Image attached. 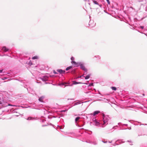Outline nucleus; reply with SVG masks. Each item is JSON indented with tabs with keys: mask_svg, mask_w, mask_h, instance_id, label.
Listing matches in <instances>:
<instances>
[{
	"mask_svg": "<svg viewBox=\"0 0 147 147\" xmlns=\"http://www.w3.org/2000/svg\"><path fill=\"white\" fill-rule=\"evenodd\" d=\"M80 103H81V101H78L77 102L74 103V105H76L78 104H80Z\"/></svg>",
	"mask_w": 147,
	"mask_h": 147,
	"instance_id": "nucleus-16",
	"label": "nucleus"
},
{
	"mask_svg": "<svg viewBox=\"0 0 147 147\" xmlns=\"http://www.w3.org/2000/svg\"><path fill=\"white\" fill-rule=\"evenodd\" d=\"M94 86V84L93 83H91L88 86V87H90V86Z\"/></svg>",
	"mask_w": 147,
	"mask_h": 147,
	"instance_id": "nucleus-24",
	"label": "nucleus"
},
{
	"mask_svg": "<svg viewBox=\"0 0 147 147\" xmlns=\"http://www.w3.org/2000/svg\"><path fill=\"white\" fill-rule=\"evenodd\" d=\"M71 61H74V58L73 57H71Z\"/></svg>",
	"mask_w": 147,
	"mask_h": 147,
	"instance_id": "nucleus-26",
	"label": "nucleus"
},
{
	"mask_svg": "<svg viewBox=\"0 0 147 147\" xmlns=\"http://www.w3.org/2000/svg\"><path fill=\"white\" fill-rule=\"evenodd\" d=\"M138 1L139 2H143L144 4H146V0H138Z\"/></svg>",
	"mask_w": 147,
	"mask_h": 147,
	"instance_id": "nucleus-14",
	"label": "nucleus"
},
{
	"mask_svg": "<svg viewBox=\"0 0 147 147\" xmlns=\"http://www.w3.org/2000/svg\"><path fill=\"white\" fill-rule=\"evenodd\" d=\"M127 142H129V143H130L131 144H130V145H132V141H131V140H128L127 141Z\"/></svg>",
	"mask_w": 147,
	"mask_h": 147,
	"instance_id": "nucleus-27",
	"label": "nucleus"
},
{
	"mask_svg": "<svg viewBox=\"0 0 147 147\" xmlns=\"http://www.w3.org/2000/svg\"><path fill=\"white\" fill-rule=\"evenodd\" d=\"M48 76H43L41 78L42 80L43 81H46L48 80Z\"/></svg>",
	"mask_w": 147,
	"mask_h": 147,
	"instance_id": "nucleus-5",
	"label": "nucleus"
},
{
	"mask_svg": "<svg viewBox=\"0 0 147 147\" xmlns=\"http://www.w3.org/2000/svg\"><path fill=\"white\" fill-rule=\"evenodd\" d=\"M103 120L104 122V124L103 125H107V122L109 120V117L107 116H105L104 114L103 115Z\"/></svg>",
	"mask_w": 147,
	"mask_h": 147,
	"instance_id": "nucleus-1",
	"label": "nucleus"
},
{
	"mask_svg": "<svg viewBox=\"0 0 147 147\" xmlns=\"http://www.w3.org/2000/svg\"><path fill=\"white\" fill-rule=\"evenodd\" d=\"M119 140H117L116 141V143H115L114 144H113V145L114 146H115L116 145H118V144L116 143L118 141H119Z\"/></svg>",
	"mask_w": 147,
	"mask_h": 147,
	"instance_id": "nucleus-25",
	"label": "nucleus"
},
{
	"mask_svg": "<svg viewBox=\"0 0 147 147\" xmlns=\"http://www.w3.org/2000/svg\"><path fill=\"white\" fill-rule=\"evenodd\" d=\"M99 5V6L101 8L102 7V5L101 4H99V5Z\"/></svg>",
	"mask_w": 147,
	"mask_h": 147,
	"instance_id": "nucleus-32",
	"label": "nucleus"
},
{
	"mask_svg": "<svg viewBox=\"0 0 147 147\" xmlns=\"http://www.w3.org/2000/svg\"><path fill=\"white\" fill-rule=\"evenodd\" d=\"M81 62H76L75 61H71V62L72 64H74V66L75 67H78L80 66V64Z\"/></svg>",
	"mask_w": 147,
	"mask_h": 147,
	"instance_id": "nucleus-3",
	"label": "nucleus"
},
{
	"mask_svg": "<svg viewBox=\"0 0 147 147\" xmlns=\"http://www.w3.org/2000/svg\"><path fill=\"white\" fill-rule=\"evenodd\" d=\"M140 27L142 29H143L144 28V26H140Z\"/></svg>",
	"mask_w": 147,
	"mask_h": 147,
	"instance_id": "nucleus-31",
	"label": "nucleus"
},
{
	"mask_svg": "<svg viewBox=\"0 0 147 147\" xmlns=\"http://www.w3.org/2000/svg\"><path fill=\"white\" fill-rule=\"evenodd\" d=\"M93 2L96 5H99V3L98 2L94 0H92Z\"/></svg>",
	"mask_w": 147,
	"mask_h": 147,
	"instance_id": "nucleus-15",
	"label": "nucleus"
},
{
	"mask_svg": "<svg viewBox=\"0 0 147 147\" xmlns=\"http://www.w3.org/2000/svg\"><path fill=\"white\" fill-rule=\"evenodd\" d=\"M67 111V110H63L61 111L62 112H65L66 111Z\"/></svg>",
	"mask_w": 147,
	"mask_h": 147,
	"instance_id": "nucleus-33",
	"label": "nucleus"
},
{
	"mask_svg": "<svg viewBox=\"0 0 147 147\" xmlns=\"http://www.w3.org/2000/svg\"><path fill=\"white\" fill-rule=\"evenodd\" d=\"M143 96H144V94H143Z\"/></svg>",
	"mask_w": 147,
	"mask_h": 147,
	"instance_id": "nucleus-47",
	"label": "nucleus"
},
{
	"mask_svg": "<svg viewBox=\"0 0 147 147\" xmlns=\"http://www.w3.org/2000/svg\"><path fill=\"white\" fill-rule=\"evenodd\" d=\"M15 116H19V115H17V114H16V115H15Z\"/></svg>",
	"mask_w": 147,
	"mask_h": 147,
	"instance_id": "nucleus-42",
	"label": "nucleus"
},
{
	"mask_svg": "<svg viewBox=\"0 0 147 147\" xmlns=\"http://www.w3.org/2000/svg\"><path fill=\"white\" fill-rule=\"evenodd\" d=\"M106 1H107V3H108V4H110V2L109 0H106Z\"/></svg>",
	"mask_w": 147,
	"mask_h": 147,
	"instance_id": "nucleus-28",
	"label": "nucleus"
},
{
	"mask_svg": "<svg viewBox=\"0 0 147 147\" xmlns=\"http://www.w3.org/2000/svg\"><path fill=\"white\" fill-rule=\"evenodd\" d=\"M123 125L127 126V124H123Z\"/></svg>",
	"mask_w": 147,
	"mask_h": 147,
	"instance_id": "nucleus-36",
	"label": "nucleus"
},
{
	"mask_svg": "<svg viewBox=\"0 0 147 147\" xmlns=\"http://www.w3.org/2000/svg\"><path fill=\"white\" fill-rule=\"evenodd\" d=\"M38 57L37 56H34L32 57V59H38Z\"/></svg>",
	"mask_w": 147,
	"mask_h": 147,
	"instance_id": "nucleus-17",
	"label": "nucleus"
},
{
	"mask_svg": "<svg viewBox=\"0 0 147 147\" xmlns=\"http://www.w3.org/2000/svg\"><path fill=\"white\" fill-rule=\"evenodd\" d=\"M44 98V96H42L39 98L38 99L39 100L40 102H43V100Z\"/></svg>",
	"mask_w": 147,
	"mask_h": 147,
	"instance_id": "nucleus-11",
	"label": "nucleus"
},
{
	"mask_svg": "<svg viewBox=\"0 0 147 147\" xmlns=\"http://www.w3.org/2000/svg\"><path fill=\"white\" fill-rule=\"evenodd\" d=\"M53 73H54V74H57V72H56V71H55V70H54L53 71Z\"/></svg>",
	"mask_w": 147,
	"mask_h": 147,
	"instance_id": "nucleus-29",
	"label": "nucleus"
},
{
	"mask_svg": "<svg viewBox=\"0 0 147 147\" xmlns=\"http://www.w3.org/2000/svg\"><path fill=\"white\" fill-rule=\"evenodd\" d=\"M100 124L99 122L96 121L95 123V124L96 125L98 126Z\"/></svg>",
	"mask_w": 147,
	"mask_h": 147,
	"instance_id": "nucleus-23",
	"label": "nucleus"
},
{
	"mask_svg": "<svg viewBox=\"0 0 147 147\" xmlns=\"http://www.w3.org/2000/svg\"><path fill=\"white\" fill-rule=\"evenodd\" d=\"M111 88L113 90H117L116 88L115 87H111Z\"/></svg>",
	"mask_w": 147,
	"mask_h": 147,
	"instance_id": "nucleus-18",
	"label": "nucleus"
},
{
	"mask_svg": "<svg viewBox=\"0 0 147 147\" xmlns=\"http://www.w3.org/2000/svg\"><path fill=\"white\" fill-rule=\"evenodd\" d=\"M2 49L4 52H6L9 50V49L5 47H2Z\"/></svg>",
	"mask_w": 147,
	"mask_h": 147,
	"instance_id": "nucleus-9",
	"label": "nucleus"
},
{
	"mask_svg": "<svg viewBox=\"0 0 147 147\" xmlns=\"http://www.w3.org/2000/svg\"><path fill=\"white\" fill-rule=\"evenodd\" d=\"M72 67V66H69V67H67L66 68V70H67V71L69 69H70Z\"/></svg>",
	"mask_w": 147,
	"mask_h": 147,
	"instance_id": "nucleus-21",
	"label": "nucleus"
},
{
	"mask_svg": "<svg viewBox=\"0 0 147 147\" xmlns=\"http://www.w3.org/2000/svg\"><path fill=\"white\" fill-rule=\"evenodd\" d=\"M80 68L82 70L85 71L86 72L87 70L85 68L84 66V62H81L80 64Z\"/></svg>",
	"mask_w": 147,
	"mask_h": 147,
	"instance_id": "nucleus-2",
	"label": "nucleus"
},
{
	"mask_svg": "<svg viewBox=\"0 0 147 147\" xmlns=\"http://www.w3.org/2000/svg\"><path fill=\"white\" fill-rule=\"evenodd\" d=\"M90 143L93 144L94 145H96L97 144V142L96 141H95V142H92V141H90V142H89Z\"/></svg>",
	"mask_w": 147,
	"mask_h": 147,
	"instance_id": "nucleus-12",
	"label": "nucleus"
},
{
	"mask_svg": "<svg viewBox=\"0 0 147 147\" xmlns=\"http://www.w3.org/2000/svg\"><path fill=\"white\" fill-rule=\"evenodd\" d=\"M15 116H19V115H17V114H16V115H15Z\"/></svg>",
	"mask_w": 147,
	"mask_h": 147,
	"instance_id": "nucleus-41",
	"label": "nucleus"
},
{
	"mask_svg": "<svg viewBox=\"0 0 147 147\" xmlns=\"http://www.w3.org/2000/svg\"><path fill=\"white\" fill-rule=\"evenodd\" d=\"M100 112L99 111H95L93 113H91L90 114V115H93V116H95V115H96L98 114V113H99Z\"/></svg>",
	"mask_w": 147,
	"mask_h": 147,
	"instance_id": "nucleus-7",
	"label": "nucleus"
},
{
	"mask_svg": "<svg viewBox=\"0 0 147 147\" xmlns=\"http://www.w3.org/2000/svg\"><path fill=\"white\" fill-rule=\"evenodd\" d=\"M90 75H87L85 77V79L87 80L89 79L90 78Z\"/></svg>",
	"mask_w": 147,
	"mask_h": 147,
	"instance_id": "nucleus-20",
	"label": "nucleus"
},
{
	"mask_svg": "<svg viewBox=\"0 0 147 147\" xmlns=\"http://www.w3.org/2000/svg\"><path fill=\"white\" fill-rule=\"evenodd\" d=\"M7 79V78H2V79L3 80H5V79Z\"/></svg>",
	"mask_w": 147,
	"mask_h": 147,
	"instance_id": "nucleus-34",
	"label": "nucleus"
},
{
	"mask_svg": "<svg viewBox=\"0 0 147 147\" xmlns=\"http://www.w3.org/2000/svg\"><path fill=\"white\" fill-rule=\"evenodd\" d=\"M118 123V125H119V123Z\"/></svg>",
	"mask_w": 147,
	"mask_h": 147,
	"instance_id": "nucleus-44",
	"label": "nucleus"
},
{
	"mask_svg": "<svg viewBox=\"0 0 147 147\" xmlns=\"http://www.w3.org/2000/svg\"><path fill=\"white\" fill-rule=\"evenodd\" d=\"M80 118V117H76L75 120V121L76 122H77V121Z\"/></svg>",
	"mask_w": 147,
	"mask_h": 147,
	"instance_id": "nucleus-19",
	"label": "nucleus"
},
{
	"mask_svg": "<svg viewBox=\"0 0 147 147\" xmlns=\"http://www.w3.org/2000/svg\"><path fill=\"white\" fill-rule=\"evenodd\" d=\"M141 33H142V34H144L145 35H146V34H145V33H143V32H141Z\"/></svg>",
	"mask_w": 147,
	"mask_h": 147,
	"instance_id": "nucleus-39",
	"label": "nucleus"
},
{
	"mask_svg": "<svg viewBox=\"0 0 147 147\" xmlns=\"http://www.w3.org/2000/svg\"><path fill=\"white\" fill-rule=\"evenodd\" d=\"M102 142L104 143H107V141H106L105 140H102Z\"/></svg>",
	"mask_w": 147,
	"mask_h": 147,
	"instance_id": "nucleus-30",
	"label": "nucleus"
},
{
	"mask_svg": "<svg viewBox=\"0 0 147 147\" xmlns=\"http://www.w3.org/2000/svg\"><path fill=\"white\" fill-rule=\"evenodd\" d=\"M34 118H33L31 117H29L26 119L28 120H31L35 119Z\"/></svg>",
	"mask_w": 147,
	"mask_h": 147,
	"instance_id": "nucleus-10",
	"label": "nucleus"
},
{
	"mask_svg": "<svg viewBox=\"0 0 147 147\" xmlns=\"http://www.w3.org/2000/svg\"><path fill=\"white\" fill-rule=\"evenodd\" d=\"M131 129V128H129V129Z\"/></svg>",
	"mask_w": 147,
	"mask_h": 147,
	"instance_id": "nucleus-46",
	"label": "nucleus"
},
{
	"mask_svg": "<svg viewBox=\"0 0 147 147\" xmlns=\"http://www.w3.org/2000/svg\"><path fill=\"white\" fill-rule=\"evenodd\" d=\"M94 57L96 58L97 59L99 60L100 59V57L98 55H96L94 56Z\"/></svg>",
	"mask_w": 147,
	"mask_h": 147,
	"instance_id": "nucleus-13",
	"label": "nucleus"
},
{
	"mask_svg": "<svg viewBox=\"0 0 147 147\" xmlns=\"http://www.w3.org/2000/svg\"><path fill=\"white\" fill-rule=\"evenodd\" d=\"M95 24H96L95 23L91 20L90 21L89 24V26H90L91 27H92L95 26Z\"/></svg>",
	"mask_w": 147,
	"mask_h": 147,
	"instance_id": "nucleus-4",
	"label": "nucleus"
},
{
	"mask_svg": "<svg viewBox=\"0 0 147 147\" xmlns=\"http://www.w3.org/2000/svg\"><path fill=\"white\" fill-rule=\"evenodd\" d=\"M67 83L66 82H64V83H61V84H59V85L60 86H62L63 85H64L65 84H66Z\"/></svg>",
	"mask_w": 147,
	"mask_h": 147,
	"instance_id": "nucleus-22",
	"label": "nucleus"
},
{
	"mask_svg": "<svg viewBox=\"0 0 147 147\" xmlns=\"http://www.w3.org/2000/svg\"><path fill=\"white\" fill-rule=\"evenodd\" d=\"M122 142V143H123V142Z\"/></svg>",
	"mask_w": 147,
	"mask_h": 147,
	"instance_id": "nucleus-49",
	"label": "nucleus"
},
{
	"mask_svg": "<svg viewBox=\"0 0 147 147\" xmlns=\"http://www.w3.org/2000/svg\"><path fill=\"white\" fill-rule=\"evenodd\" d=\"M2 106L4 107V106L3 105H2Z\"/></svg>",
	"mask_w": 147,
	"mask_h": 147,
	"instance_id": "nucleus-48",
	"label": "nucleus"
},
{
	"mask_svg": "<svg viewBox=\"0 0 147 147\" xmlns=\"http://www.w3.org/2000/svg\"><path fill=\"white\" fill-rule=\"evenodd\" d=\"M82 83L80 82H77L75 81H73V84L71 85H70L69 86H72L73 84H82ZM68 85H65V87L66 86H68Z\"/></svg>",
	"mask_w": 147,
	"mask_h": 147,
	"instance_id": "nucleus-6",
	"label": "nucleus"
},
{
	"mask_svg": "<svg viewBox=\"0 0 147 147\" xmlns=\"http://www.w3.org/2000/svg\"><path fill=\"white\" fill-rule=\"evenodd\" d=\"M90 92L89 91V92H85V93H87H87H89V92Z\"/></svg>",
	"mask_w": 147,
	"mask_h": 147,
	"instance_id": "nucleus-38",
	"label": "nucleus"
},
{
	"mask_svg": "<svg viewBox=\"0 0 147 147\" xmlns=\"http://www.w3.org/2000/svg\"><path fill=\"white\" fill-rule=\"evenodd\" d=\"M109 143H111L112 142V141H109Z\"/></svg>",
	"mask_w": 147,
	"mask_h": 147,
	"instance_id": "nucleus-37",
	"label": "nucleus"
},
{
	"mask_svg": "<svg viewBox=\"0 0 147 147\" xmlns=\"http://www.w3.org/2000/svg\"><path fill=\"white\" fill-rule=\"evenodd\" d=\"M115 127H113V129L114 128H115Z\"/></svg>",
	"mask_w": 147,
	"mask_h": 147,
	"instance_id": "nucleus-43",
	"label": "nucleus"
},
{
	"mask_svg": "<svg viewBox=\"0 0 147 147\" xmlns=\"http://www.w3.org/2000/svg\"><path fill=\"white\" fill-rule=\"evenodd\" d=\"M82 84H83V83H82ZM84 84H88L87 83H84Z\"/></svg>",
	"mask_w": 147,
	"mask_h": 147,
	"instance_id": "nucleus-40",
	"label": "nucleus"
},
{
	"mask_svg": "<svg viewBox=\"0 0 147 147\" xmlns=\"http://www.w3.org/2000/svg\"><path fill=\"white\" fill-rule=\"evenodd\" d=\"M2 104V103H1L0 102V104Z\"/></svg>",
	"mask_w": 147,
	"mask_h": 147,
	"instance_id": "nucleus-45",
	"label": "nucleus"
},
{
	"mask_svg": "<svg viewBox=\"0 0 147 147\" xmlns=\"http://www.w3.org/2000/svg\"><path fill=\"white\" fill-rule=\"evenodd\" d=\"M3 71V69L0 70V73H1Z\"/></svg>",
	"mask_w": 147,
	"mask_h": 147,
	"instance_id": "nucleus-35",
	"label": "nucleus"
},
{
	"mask_svg": "<svg viewBox=\"0 0 147 147\" xmlns=\"http://www.w3.org/2000/svg\"><path fill=\"white\" fill-rule=\"evenodd\" d=\"M57 71L59 73L61 74H62L63 73H64L65 71L64 70H63L61 69H58L57 70Z\"/></svg>",
	"mask_w": 147,
	"mask_h": 147,
	"instance_id": "nucleus-8",
	"label": "nucleus"
}]
</instances>
